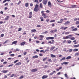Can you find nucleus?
<instances>
[{
	"label": "nucleus",
	"mask_w": 79,
	"mask_h": 79,
	"mask_svg": "<svg viewBox=\"0 0 79 79\" xmlns=\"http://www.w3.org/2000/svg\"><path fill=\"white\" fill-rule=\"evenodd\" d=\"M50 56L52 58H55L56 57V56L55 55H53V54H50Z\"/></svg>",
	"instance_id": "nucleus-10"
},
{
	"label": "nucleus",
	"mask_w": 79,
	"mask_h": 79,
	"mask_svg": "<svg viewBox=\"0 0 79 79\" xmlns=\"http://www.w3.org/2000/svg\"><path fill=\"white\" fill-rule=\"evenodd\" d=\"M66 60V57H63L60 60V61H62V60Z\"/></svg>",
	"instance_id": "nucleus-27"
},
{
	"label": "nucleus",
	"mask_w": 79,
	"mask_h": 79,
	"mask_svg": "<svg viewBox=\"0 0 79 79\" xmlns=\"http://www.w3.org/2000/svg\"><path fill=\"white\" fill-rule=\"evenodd\" d=\"M13 65V64H10L8 65V67H10V66H12Z\"/></svg>",
	"instance_id": "nucleus-58"
},
{
	"label": "nucleus",
	"mask_w": 79,
	"mask_h": 79,
	"mask_svg": "<svg viewBox=\"0 0 79 79\" xmlns=\"http://www.w3.org/2000/svg\"><path fill=\"white\" fill-rule=\"evenodd\" d=\"M21 62H18L15 64V65L16 66H19V65H21Z\"/></svg>",
	"instance_id": "nucleus-11"
},
{
	"label": "nucleus",
	"mask_w": 79,
	"mask_h": 79,
	"mask_svg": "<svg viewBox=\"0 0 79 79\" xmlns=\"http://www.w3.org/2000/svg\"><path fill=\"white\" fill-rule=\"evenodd\" d=\"M15 76V74H12L10 76V77H13Z\"/></svg>",
	"instance_id": "nucleus-44"
},
{
	"label": "nucleus",
	"mask_w": 79,
	"mask_h": 79,
	"mask_svg": "<svg viewBox=\"0 0 79 79\" xmlns=\"http://www.w3.org/2000/svg\"><path fill=\"white\" fill-rule=\"evenodd\" d=\"M39 36L40 37V38H44V36L43 35H40Z\"/></svg>",
	"instance_id": "nucleus-33"
},
{
	"label": "nucleus",
	"mask_w": 79,
	"mask_h": 79,
	"mask_svg": "<svg viewBox=\"0 0 79 79\" xmlns=\"http://www.w3.org/2000/svg\"><path fill=\"white\" fill-rule=\"evenodd\" d=\"M55 38L54 37H48L46 38V40H48L49 39H50L51 40H52L53 39H54Z\"/></svg>",
	"instance_id": "nucleus-4"
},
{
	"label": "nucleus",
	"mask_w": 79,
	"mask_h": 79,
	"mask_svg": "<svg viewBox=\"0 0 79 79\" xmlns=\"http://www.w3.org/2000/svg\"><path fill=\"white\" fill-rule=\"evenodd\" d=\"M70 32L68 31L67 32H65L64 33V34H65V35H67V34H70Z\"/></svg>",
	"instance_id": "nucleus-29"
},
{
	"label": "nucleus",
	"mask_w": 79,
	"mask_h": 79,
	"mask_svg": "<svg viewBox=\"0 0 79 79\" xmlns=\"http://www.w3.org/2000/svg\"><path fill=\"white\" fill-rule=\"evenodd\" d=\"M68 44H71V41L70 40L68 41Z\"/></svg>",
	"instance_id": "nucleus-43"
},
{
	"label": "nucleus",
	"mask_w": 79,
	"mask_h": 79,
	"mask_svg": "<svg viewBox=\"0 0 79 79\" xmlns=\"http://www.w3.org/2000/svg\"><path fill=\"white\" fill-rule=\"evenodd\" d=\"M48 51H49V50L48 49H46L44 51V53H45V52H48Z\"/></svg>",
	"instance_id": "nucleus-56"
},
{
	"label": "nucleus",
	"mask_w": 79,
	"mask_h": 79,
	"mask_svg": "<svg viewBox=\"0 0 79 79\" xmlns=\"http://www.w3.org/2000/svg\"><path fill=\"white\" fill-rule=\"evenodd\" d=\"M64 76L65 77L67 78V79H69V77L68 76V75L66 73H65L64 74Z\"/></svg>",
	"instance_id": "nucleus-16"
},
{
	"label": "nucleus",
	"mask_w": 79,
	"mask_h": 79,
	"mask_svg": "<svg viewBox=\"0 0 79 79\" xmlns=\"http://www.w3.org/2000/svg\"><path fill=\"white\" fill-rule=\"evenodd\" d=\"M64 19H61L60 21V22L58 21L57 22V23H59V24H61V23H63V21H64Z\"/></svg>",
	"instance_id": "nucleus-7"
},
{
	"label": "nucleus",
	"mask_w": 79,
	"mask_h": 79,
	"mask_svg": "<svg viewBox=\"0 0 79 79\" xmlns=\"http://www.w3.org/2000/svg\"><path fill=\"white\" fill-rule=\"evenodd\" d=\"M73 37V35H68L67 36H66V37H63V39H71V38Z\"/></svg>",
	"instance_id": "nucleus-2"
},
{
	"label": "nucleus",
	"mask_w": 79,
	"mask_h": 79,
	"mask_svg": "<svg viewBox=\"0 0 79 79\" xmlns=\"http://www.w3.org/2000/svg\"><path fill=\"white\" fill-rule=\"evenodd\" d=\"M7 72H8V70H3L2 71V73H6Z\"/></svg>",
	"instance_id": "nucleus-12"
},
{
	"label": "nucleus",
	"mask_w": 79,
	"mask_h": 79,
	"mask_svg": "<svg viewBox=\"0 0 79 79\" xmlns=\"http://www.w3.org/2000/svg\"><path fill=\"white\" fill-rule=\"evenodd\" d=\"M73 50L74 52H77V51H78V50L77 49L75 48Z\"/></svg>",
	"instance_id": "nucleus-32"
},
{
	"label": "nucleus",
	"mask_w": 79,
	"mask_h": 79,
	"mask_svg": "<svg viewBox=\"0 0 79 79\" xmlns=\"http://www.w3.org/2000/svg\"><path fill=\"white\" fill-rule=\"evenodd\" d=\"M8 42V40H7L6 41L4 42L3 44H6V43H7V42Z\"/></svg>",
	"instance_id": "nucleus-37"
},
{
	"label": "nucleus",
	"mask_w": 79,
	"mask_h": 79,
	"mask_svg": "<svg viewBox=\"0 0 79 79\" xmlns=\"http://www.w3.org/2000/svg\"><path fill=\"white\" fill-rule=\"evenodd\" d=\"M32 17V15H29L28 18H31Z\"/></svg>",
	"instance_id": "nucleus-60"
},
{
	"label": "nucleus",
	"mask_w": 79,
	"mask_h": 79,
	"mask_svg": "<svg viewBox=\"0 0 79 79\" xmlns=\"http://www.w3.org/2000/svg\"><path fill=\"white\" fill-rule=\"evenodd\" d=\"M76 24L77 25L79 24V21H77L76 22Z\"/></svg>",
	"instance_id": "nucleus-35"
},
{
	"label": "nucleus",
	"mask_w": 79,
	"mask_h": 79,
	"mask_svg": "<svg viewBox=\"0 0 79 79\" xmlns=\"http://www.w3.org/2000/svg\"><path fill=\"white\" fill-rule=\"evenodd\" d=\"M70 23V22L67 21L64 23V25H67L68 24H69Z\"/></svg>",
	"instance_id": "nucleus-9"
},
{
	"label": "nucleus",
	"mask_w": 79,
	"mask_h": 79,
	"mask_svg": "<svg viewBox=\"0 0 79 79\" xmlns=\"http://www.w3.org/2000/svg\"><path fill=\"white\" fill-rule=\"evenodd\" d=\"M37 27H41V26L40 25H38L36 26Z\"/></svg>",
	"instance_id": "nucleus-52"
},
{
	"label": "nucleus",
	"mask_w": 79,
	"mask_h": 79,
	"mask_svg": "<svg viewBox=\"0 0 79 79\" xmlns=\"http://www.w3.org/2000/svg\"><path fill=\"white\" fill-rule=\"evenodd\" d=\"M39 5H38V4H36L35 7L34 9V11L37 12V11H39Z\"/></svg>",
	"instance_id": "nucleus-1"
},
{
	"label": "nucleus",
	"mask_w": 79,
	"mask_h": 79,
	"mask_svg": "<svg viewBox=\"0 0 79 79\" xmlns=\"http://www.w3.org/2000/svg\"><path fill=\"white\" fill-rule=\"evenodd\" d=\"M26 54H27V52H25L23 53V55L25 56Z\"/></svg>",
	"instance_id": "nucleus-62"
},
{
	"label": "nucleus",
	"mask_w": 79,
	"mask_h": 79,
	"mask_svg": "<svg viewBox=\"0 0 79 79\" xmlns=\"http://www.w3.org/2000/svg\"><path fill=\"white\" fill-rule=\"evenodd\" d=\"M19 61V60H16L15 61H14V63H17V62H18V61Z\"/></svg>",
	"instance_id": "nucleus-47"
},
{
	"label": "nucleus",
	"mask_w": 79,
	"mask_h": 79,
	"mask_svg": "<svg viewBox=\"0 0 79 79\" xmlns=\"http://www.w3.org/2000/svg\"><path fill=\"white\" fill-rule=\"evenodd\" d=\"M48 2V0H43L42 1V3L44 5H46V4Z\"/></svg>",
	"instance_id": "nucleus-3"
},
{
	"label": "nucleus",
	"mask_w": 79,
	"mask_h": 79,
	"mask_svg": "<svg viewBox=\"0 0 79 79\" xmlns=\"http://www.w3.org/2000/svg\"><path fill=\"white\" fill-rule=\"evenodd\" d=\"M64 28H63L64 30H66V29H67L68 28V27H64Z\"/></svg>",
	"instance_id": "nucleus-51"
},
{
	"label": "nucleus",
	"mask_w": 79,
	"mask_h": 79,
	"mask_svg": "<svg viewBox=\"0 0 79 79\" xmlns=\"http://www.w3.org/2000/svg\"><path fill=\"white\" fill-rule=\"evenodd\" d=\"M21 3V1H19V2L17 3V5H19V4Z\"/></svg>",
	"instance_id": "nucleus-63"
},
{
	"label": "nucleus",
	"mask_w": 79,
	"mask_h": 79,
	"mask_svg": "<svg viewBox=\"0 0 79 79\" xmlns=\"http://www.w3.org/2000/svg\"><path fill=\"white\" fill-rule=\"evenodd\" d=\"M40 8H43V5H42V3H40Z\"/></svg>",
	"instance_id": "nucleus-22"
},
{
	"label": "nucleus",
	"mask_w": 79,
	"mask_h": 79,
	"mask_svg": "<svg viewBox=\"0 0 79 79\" xmlns=\"http://www.w3.org/2000/svg\"><path fill=\"white\" fill-rule=\"evenodd\" d=\"M8 5V3H6L5 4L4 6H7Z\"/></svg>",
	"instance_id": "nucleus-64"
},
{
	"label": "nucleus",
	"mask_w": 79,
	"mask_h": 79,
	"mask_svg": "<svg viewBox=\"0 0 79 79\" xmlns=\"http://www.w3.org/2000/svg\"><path fill=\"white\" fill-rule=\"evenodd\" d=\"M10 18V16L8 15L7 16L6 18H5L4 20L5 21H6L7 20H8V19Z\"/></svg>",
	"instance_id": "nucleus-8"
},
{
	"label": "nucleus",
	"mask_w": 79,
	"mask_h": 79,
	"mask_svg": "<svg viewBox=\"0 0 79 79\" xmlns=\"http://www.w3.org/2000/svg\"><path fill=\"white\" fill-rule=\"evenodd\" d=\"M32 11H31V12H29V15H32Z\"/></svg>",
	"instance_id": "nucleus-54"
},
{
	"label": "nucleus",
	"mask_w": 79,
	"mask_h": 79,
	"mask_svg": "<svg viewBox=\"0 0 79 79\" xmlns=\"http://www.w3.org/2000/svg\"><path fill=\"white\" fill-rule=\"evenodd\" d=\"M47 59V57H46L43 59V61H45Z\"/></svg>",
	"instance_id": "nucleus-46"
},
{
	"label": "nucleus",
	"mask_w": 79,
	"mask_h": 79,
	"mask_svg": "<svg viewBox=\"0 0 79 79\" xmlns=\"http://www.w3.org/2000/svg\"><path fill=\"white\" fill-rule=\"evenodd\" d=\"M54 48H55V46L52 47L50 49V51H52V50H53Z\"/></svg>",
	"instance_id": "nucleus-20"
},
{
	"label": "nucleus",
	"mask_w": 79,
	"mask_h": 79,
	"mask_svg": "<svg viewBox=\"0 0 79 79\" xmlns=\"http://www.w3.org/2000/svg\"><path fill=\"white\" fill-rule=\"evenodd\" d=\"M40 19H41V21H44V18L43 17H40Z\"/></svg>",
	"instance_id": "nucleus-21"
},
{
	"label": "nucleus",
	"mask_w": 79,
	"mask_h": 79,
	"mask_svg": "<svg viewBox=\"0 0 79 79\" xmlns=\"http://www.w3.org/2000/svg\"><path fill=\"white\" fill-rule=\"evenodd\" d=\"M72 31H77V28H75L74 29L72 30Z\"/></svg>",
	"instance_id": "nucleus-19"
},
{
	"label": "nucleus",
	"mask_w": 79,
	"mask_h": 79,
	"mask_svg": "<svg viewBox=\"0 0 79 79\" xmlns=\"http://www.w3.org/2000/svg\"><path fill=\"white\" fill-rule=\"evenodd\" d=\"M68 63H69V62H64V64H68Z\"/></svg>",
	"instance_id": "nucleus-48"
},
{
	"label": "nucleus",
	"mask_w": 79,
	"mask_h": 79,
	"mask_svg": "<svg viewBox=\"0 0 79 79\" xmlns=\"http://www.w3.org/2000/svg\"><path fill=\"white\" fill-rule=\"evenodd\" d=\"M16 52H18V51H19V49H18V48H16Z\"/></svg>",
	"instance_id": "nucleus-61"
},
{
	"label": "nucleus",
	"mask_w": 79,
	"mask_h": 79,
	"mask_svg": "<svg viewBox=\"0 0 79 79\" xmlns=\"http://www.w3.org/2000/svg\"><path fill=\"white\" fill-rule=\"evenodd\" d=\"M50 32H51V33H54L55 31H54V30H51L50 31Z\"/></svg>",
	"instance_id": "nucleus-41"
},
{
	"label": "nucleus",
	"mask_w": 79,
	"mask_h": 79,
	"mask_svg": "<svg viewBox=\"0 0 79 79\" xmlns=\"http://www.w3.org/2000/svg\"><path fill=\"white\" fill-rule=\"evenodd\" d=\"M17 43V41H14L13 42L12 44H16Z\"/></svg>",
	"instance_id": "nucleus-24"
},
{
	"label": "nucleus",
	"mask_w": 79,
	"mask_h": 79,
	"mask_svg": "<svg viewBox=\"0 0 79 79\" xmlns=\"http://www.w3.org/2000/svg\"><path fill=\"white\" fill-rule=\"evenodd\" d=\"M48 61H49V62H52V60L51 59H49L48 60Z\"/></svg>",
	"instance_id": "nucleus-39"
},
{
	"label": "nucleus",
	"mask_w": 79,
	"mask_h": 79,
	"mask_svg": "<svg viewBox=\"0 0 79 79\" xmlns=\"http://www.w3.org/2000/svg\"><path fill=\"white\" fill-rule=\"evenodd\" d=\"M79 55V53H77L75 54V56H77Z\"/></svg>",
	"instance_id": "nucleus-38"
},
{
	"label": "nucleus",
	"mask_w": 79,
	"mask_h": 79,
	"mask_svg": "<svg viewBox=\"0 0 79 79\" xmlns=\"http://www.w3.org/2000/svg\"><path fill=\"white\" fill-rule=\"evenodd\" d=\"M70 40H75V38L74 37H72L70 39Z\"/></svg>",
	"instance_id": "nucleus-36"
},
{
	"label": "nucleus",
	"mask_w": 79,
	"mask_h": 79,
	"mask_svg": "<svg viewBox=\"0 0 79 79\" xmlns=\"http://www.w3.org/2000/svg\"><path fill=\"white\" fill-rule=\"evenodd\" d=\"M15 56V54H12L10 55V56Z\"/></svg>",
	"instance_id": "nucleus-49"
},
{
	"label": "nucleus",
	"mask_w": 79,
	"mask_h": 79,
	"mask_svg": "<svg viewBox=\"0 0 79 79\" xmlns=\"http://www.w3.org/2000/svg\"><path fill=\"white\" fill-rule=\"evenodd\" d=\"M62 68H63V67H60L58 69H56V71H60V69H62Z\"/></svg>",
	"instance_id": "nucleus-15"
},
{
	"label": "nucleus",
	"mask_w": 79,
	"mask_h": 79,
	"mask_svg": "<svg viewBox=\"0 0 79 79\" xmlns=\"http://www.w3.org/2000/svg\"><path fill=\"white\" fill-rule=\"evenodd\" d=\"M75 48H76L77 47H79V44H78L77 45H74L73 46Z\"/></svg>",
	"instance_id": "nucleus-23"
},
{
	"label": "nucleus",
	"mask_w": 79,
	"mask_h": 79,
	"mask_svg": "<svg viewBox=\"0 0 79 79\" xmlns=\"http://www.w3.org/2000/svg\"><path fill=\"white\" fill-rule=\"evenodd\" d=\"M24 77V76H21L19 78V79H23Z\"/></svg>",
	"instance_id": "nucleus-50"
},
{
	"label": "nucleus",
	"mask_w": 79,
	"mask_h": 79,
	"mask_svg": "<svg viewBox=\"0 0 79 79\" xmlns=\"http://www.w3.org/2000/svg\"><path fill=\"white\" fill-rule=\"evenodd\" d=\"M4 36V34H2L1 35V37H3Z\"/></svg>",
	"instance_id": "nucleus-57"
},
{
	"label": "nucleus",
	"mask_w": 79,
	"mask_h": 79,
	"mask_svg": "<svg viewBox=\"0 0 79 79\" xmlns=\"http://www.w3.org/2000/svg\"><path fill=\"white\" fill-rule=\"evenodd\" d=\"M77 6V5H72L71 6L72 7V8H76V7Z\"/></svg>",
	"instance_id": "nucleus-14"
},
{
	"label": "nucleus",
	"mask_w": 79,
	"mask_h": 79,
	"mask_svg": "<svg viewBox=\"0 0 79 79\" xmlns=\"http://www.w3.org/2000/svg\"><path fill=\"white\" fill-rule=\"evenodd\" d=\"M25 5L26 7H28V6H29V3H26Z\"/></svg>",
	"instance_id": "nucleus-25"
},
{
	"label": "nucleus",
	"mask_w": 79,
	"mask_h": 79,
	"mask_svg": "<svg viewBox=\"0 0 79 79\" xmlns=\"http://www.w3.org/2000/svg\"><path fill=\"white\" fill-rule=\"evenodd\" d=\"M47 33H48V31H46L45 32H43L42 33V34H47Z\"/></svg>",
	"instance_id": "nucleus-40"
},
{
	"label": "nucleus",
	"mask_w": 79,
	"mask_h": 79,
	"mask_svg": "<svg viewBox=\"0 0 79 79\" xmlns=\"http://www.w3.org/2000/svg\"><path fill=\"white\" fill-rule=\"evenodd\" d=\"M71 57L70 56H68V57H67L66 58V60H69V59H71Z\"/></svg>",
	"instance_id": "nucleus-26"
},
{
	"label": "nucleus",
	"mask_w": 79,
	"mask_h": 79,
	"mask_svg": "<svg viewBox=\"0 0 79 79\" xmlns=\"http://www.w3.org/2000/svg\"><path fill=\"white\" fill-rule=\"evenodd\" d=\"M48 6H52V4L50 1H49L48 2Z\"/></svg>",
	"instance_id": "nucleus-13"
},
{
	"label": "nucleus",
	"mask_w": 79,
	"mask_h": 79,
	"mask_svg": "<svg viewBox=\"0 0 79 79\" xmlns=\"http://www.w3.org/2000/svg\"><path fill=\"white\" fill-rule=\"evenodd\" d=\"M42 16H43L44 18H48V17L45 14H43L42 15Z\"/></svg>",
	"instance_id": "nucleus-6"
},
{
	"label": "nucleus",
	"mask_w": 79,
	"mask_h": 79,
	"mask_svg": "<svg viewBox=\"0 0 79 79\" xmlns=\"http://www.w3.org/2000/svg\"><path fill=\"white\" fill-rule=\"evenodd\" d=\"M47 75H44L42 77V78L43 79H45L47 77Z\"/></svg>",
	"instance_id": "nucleus-18"
},
{
	"label": "nucleus",
	"mask_w": 79,
	"mask_h": 79,
	"mask_svg": "<svg viewBox=\"0 0 79 79\" xmlns=\"http://www.w3.org/2000/svg\"><path fill=\"white\" fill-rule=\"evenodd\" d=\"M55 22V20H51L50 21V23H54V22Z\"/></svg>",
	"instance_id": "nucleus-34"
},
{
	"label": "nucleus",
	"mask_w": 79,
	"mask_h": 79,
	"mask_svg": "<svg viewBox=\"0 0 79 79\" xmlns=\"http://www.w3.org/2000/svg\"><path fill=\"white\" fill-rule=\"evenodd\" d=\"M22 30V28H19L18 30V31H21Z\"/></svg>",
	"instance_id": "nucleus-45"
},
{
	"label": "nucleus",
	"mask_w": 79,
	"mask_h": 79,
	"mask_svg": "<svg viewBox=\"0 0 79 79\" xmlns=\"http://www.w3.org/2000/svg\"><path fill=\"white\" fill-rule=\"evenodd\" d=\"M38 70V69L35 68L34 69H32L31 70V72H36V71H37Z\"/></svg>",
	"instance_id": "nucleus-5"
},
{
	"label": "nucleus",
	"mask_w": 79,
	"mask_h": 79,
	"mask_svg": "<svg viewBox=\"0 0 79 79\" xmlns=\"http://www.w3.org/2000/svg\"><path fill=\"white\" fill-rule=\"evenodd\" d=\"M72 51H73V49H69V52H72Z\"/></svg>",
	"instance_id": "nucleus-42"
},
{
	"label": "nucleus",
	"mask_w": 79,
	"mask_h": 79,
	"mask_svg": "<svg viewBox=\"0 0 79 79\" xmlns=\"http://www.w3.org/2000/svg\"><path fill=\"white\" fill-rule=\"evenodd\" d=\"M34 2H36V3L37 4H39V3L38 0H35L34 1Z\"/></svg>",
	"instance_id": "nucleus-28"
},
{
	"label": "nucleus",
	"mask_w": 79,
	"mask_h": 79,
	"mask_svg": "<svg viewBox=\"0 0 79 79\" xmlns=\"http://www.w3.org/2000/svg\"><path fill=\"white\" fill-rule=\"evenodd\" d=\"M25 44H26V42H22V43L20 44V45L21 46L24 45H25Z\"/></svg>",
	"instance_id": "nucleus-17"
},
{
	"label": "nucleus",
	"mask_w": 79,
	"mask_h": 79,
	"mask_svg": "<svg viewBox=\"0 0 79 79\" xmlns=\"http://www.w3.org/2000/svg\"><path fill=\"white\" fill-rule=\"evenodd\" d=\"M7 63V62L6 61L4 62L3 63V64H6Z\"/></svg>",
	"instance_id": "nucleus-55"
},
{
	"label": "nucleus",
	"mask_w": 79,
	"mask_h": 79,
	"mask_svg": "<svg viewBox=\"0 0 79 79\" xmlns=\"http://www.w3.org/2000/svg\"><path fill=\"white\" fill-rule=\"evenodd\" d=\"M40 52L41 53H42L43 52V53H44V51L43 50H41L40 51Z\"/></svg>",
	"instance_id": "nucleus-53"
},
{
	"label": "nucleus",
	"mask_w": 79,
	"mask_h": 79,
	"mask_svg": "<svg viewBox=\"0 0 79 79\" xmlns=\"http://www.w3.org/2000/svg\"><path fill=\"white\" fill-rule=\"evenodd\" d=\"M31 32H36V30L34 29H33V30H31Z\"/></svg>",
	"instance_id": "nucleus-30"
},
{
	"label": "nucleus",
	"mask_w": 79,
	"mask_h": 79,
	"mask_svg": "<svg viewBox=\"0 0 79 79\" xmlns=\"http://www.w3.org/2000/svg\"><path fill=\"white\" fill-rule=\"evenodd\" d=\"M32 58H38V56L37 55H35V56H33Z\"/></svg>",
	"instance_id": "nucleus-31"
},
{
	"label": "nucleus",
	"mask_w": 79,
	"mask_h": 79,
	"mask_svg": "<svg viewBox=\"0 0 79 79\" xmlns=\"http://www.w3.org/2000/svg\"><path fill=\"white\" fill-rule=\"evenodd\" d=\"M51 26L52 27H54V26H55V24H54L53 23H52L51 24Z\"/></svg>",
	"instance_id": "nucleus-59"
}]
</instances>
